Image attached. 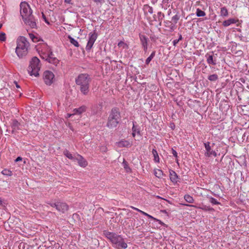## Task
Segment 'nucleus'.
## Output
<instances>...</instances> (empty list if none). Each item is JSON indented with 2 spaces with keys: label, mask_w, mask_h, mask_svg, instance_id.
I'll list each match as a JSON object with an SVG mask.
<instances>
[{
  "label": "nucleus",
  "mask_w": 249,
  "mask_h": 249,
  "mask_svg": "<svg viewBox=\"0 0 249 249\" xmlns=\"http://www.w3.org/2000/svg\"><path fill=\"white\" fill-rule=\"evenodd\" d=\"M152 153L153 156H158L157 151L155 149H153Z\"/></svg>",
  "instance_id": "38"
},
{
  "label": "nucleus",
  "mask_w": 249,
  "mask_h": 249,
  "mask_svg": "<svg viewBox=\"0 0 249 249\" xmlns=\"http://www.w3.org/2000/svg\"><path fill=\"white\" fill-rule=\"evenodd\" d=\"M172 151H173V155L174 156H177V154H178L177 152L176 151L174 150H172Z\"/></svg>",
  "instance_id": "43"
},
{
  "label": "nucleus",
  "mask_w": 249,
  "mask_h": 249,
  "mask_svg": "<svg viewBox=\"0 0 249 249\" xmlns=\"http://www.w3.org/2000/svg\"><path fill=\"white\" fill-rule=\"evenodd\" d=\"M179 39H181V36H180V37H179Z\"/></svg>",
  "instance_id": "51"
},
{
  "label": "nucleus",
  "mask_w": 249,
  "mask_h": 249,
  "mask_svg": "<svg viewBox=\"0 0 249 249\" xmlns=\"http://www.w3.org/2000/svg\"><path fill=\"white\" fill-rule=\"evenodd\" d=\"M154 161L156 162H160V157H154Z\"/></svg>",
  "instance_id": "36"
},
{
  "label": "nucleus",
  "mask_w": 249,
  "mask_h": 249,
  "mask_svg": "<svg viewBox=\"0 0 249 249\" xmlns=\"http://www.w3.org/2000/svg\"><path fill=\"white\" fill-rule=\"evenodd\" d=\"M20 124L16 120H13L11 123V126L13 129V131H17L19 129Z\"/></svg>",
  "instance_id": "16"
},
{
  "label": "nucleus",
  "mask_w": 249,
  "mask_h": 249,
  "mask_svg": "<svg viewBox=\"0 0 249 249\" xmlns=\"http://www.w3.org/2000/svg\"><path fill=\"white\" fill-rule=\"evenodd\" d=\"M17 46L16 53L19 58H22L27 55L29 46L26 39L23 36L19 37L17 41Z\"/></svg>",
  "instance_id": "4"
},
{
  "label": "nucleus",
  "mask_w": 249,
  "mask_h": 249,
  "mask_svg": "<svg viewBox=\"0 0 249 249\" xmlns=\"http://www.w3.org/2000/svg\"><path fill=\"white\" fill-rule=\"evenodd\" d=\"M104 234L106 237L112 243L115 248L118 249H125L127 248V245L122 236L107 231H105Z\"/></svg>",
  "instance_id": "2"
},
{
  "label": "nucleus",
  "mask_w": 249,
  "mask_h": 249,
  "mask_svg": "<svg viewBox=\"0 0 249 249\" xmlns=\"http://www.w3.org/2000/svg\"><path fill=\"white\" fill-rule=\"evenodd\" d=\"M140 213H142V214H143V215H144L145 216H147L148 217H149L150 218H153V217L151 215L148 214V213H145L143 211H142V210H141V211H140Z\"/></svg>",
  "instance_id": "34"
},
{
  "label": "nucleus",
  "mask_w": 249,
  "mask_h": 249,
  "mask_svg": "<svg viewBox=\"0 0 249 249\" xmlns=\"http://www.w3.org/2000/svg\"><path fill=\"white\" fill-rule=\"evenodd\" d=\"M207 57V62L209 64H212L215 65L216 64L215 60L213 59V55H209L207 54L206 55Z\"/></svg>",
  "instance_id": "19"
},
{
  "label": "nucleus",
  "mask_w": 249,
  "mask_h": 249,
  "mask_svg": "<svg viewBox=\"0 0 249 249\" xmlns=\"http://www.w3.org/2000/svg\"><path fill=\"white\" fill-rule=\"evenodd\" d=\"M196 15L198 17H204L206 15V13L201 9L197 8L196 11Z\"/></svg>",
  "instance_id": "26"
},
{
  "label": "nucleus",
  "mask_w": 249,
  "mask_h": 249,
  "mask_svg": "<svg viewBox=\"0 0 249 249\" xmlns=\"http://www.w3.org/2000/svg\"><path fill=\"white\" fill-rule=\"evenodd\" d=\"M2 24H0V29H1V28L2 27Z\"/></svg>",
  "instance_id": "50"
},
{
  "label": "nucleus",
  "mask_w": 249,
  "mask_h": 249,
  "mask_svg": "<svg viewBox=\"0 0 249 249\" xmlns=\"http://www.w3.org/2000/svg\"><path fill=\"white\" fill-rule=\"evenodd\" d=\"M178 20V16L177 15L174 16L173 18H172V20H174L176 22Z\"/></svg>",
  "instance_id": "37"
},
{
  "label": "nucleus",
  "mask_w": 249,
  "mask_h": 249,
  "mask_svg": "<svg viewBox=\"0 0 249 249\" xmlns=\"http://www.w3.org/2000/svg\"><path fill=\"white\" fill-rule=\"evenodd\" d=\"M96 3H101L104 1V0H93Z\"/></svg>",
  "instance_id": "35"
},
{
  "label": "nucleus",
  "mask_w": 249,
  "mask_h": 249,
  "mask_svg": "<svg viewBox=\"0 0 249 249\" xmlns=\"http://www.w3.org/2000/svg\"><path fill=\"white\" fill-rule=\"evenodd\" d=\"M1 173L4 175L7 176H12V172L8 169H4L2 171Z\"/></svg>",
  "instance_id": "31"
},
{
  "label": "nucleus",
  "mask_w": 249,
  "mask_h": 249,
  "mask_svg": "<svg viewBox=\"0 0 249 249\" xmlns=\"http://www.w3.org/2000/svg\"><path fill=\"white\" fill-rule=\"evenodd\" d=\"M246 150L247 155L249 156V145L247 146Z\"/></svg>",
  "instance_id": "40"
},
{
  "label": "nucleus",
  "mask_w": 249,
  "mask_h": 249,
  "mask_svg": "<svg viewBox=\"0 0 249 249\" xmlns=\"http://www.w3.org/2000/svg\"><path fill=\"white\" fill-rule=\"evenodd\" d=\"M6 39V35L3 32L0 33V40L4 41Z\"/></svg>",
  "instance_id": "33"
},
{
  "label": "nucleus",
  "mask_w": 249,
  "mask_h": 249,
  "mask_svg": "<svg viewBox=\"0 0 249 249\" xmlns=\"http://www.w3.org/2000/svg\"><path fill=\"white\" fill-rule=\"evenodd\" d=\"M149 12H150V13H151L152 12V9H151V8H150V9L149 10Z\"/></svg>",
  "instance_id": "48"
},
{
  "label": "nucleus",
  "mask_w": 249,
  "mask_h": 249,
  "mask_svg": "<svg viewBox=\"0 0 249 249\" xmlns=\"http://www.w3.org/2000/svg\"><path fill=\"white\" fill-rule=\"evenodd\" d=\"M40 56L42 59L55 66L59 64V60L54 56L51 48L48 45H44L43 48L40 51Z\"/></svg>",
  "instance_id": "3"
},
{
  "label": "nucleus",
  "mask_w": 249,
  "mask_h": 249,
  "mask_svg": "<svg viewBox=\"0 0 249 249\" xmlns=\"http://www.w3.org/2000/svg\"><path fill=\"white\" fill-rule=\"evenodd\" d=\"M131 208H132L133 209H134V210H136V211H138V212H140V211H141V210H140V209H138V208H135V207H131Z\"/></svg>",
  "instance_id": "41"
},
{
  "label": "nucleus",
  "mask_w": 249,
  "mask_h": 249,
  "mask_svg": "<svg viewBox=\"0 0 249 249\" xmlns=\"http://www.w3.org/2000/svg\"><path fill=\"white\" fill-rule=\"evenodd\" d=\"M86 111V107L85 106H82L78 108H75L72 110V114H81L83 112Z\"/></svg>",
  "instance_id": "15"
},
{
  "label": "nucleus",
  "mask_w": 249,
  "mask_h": 249,
  "mask_svg": "<svg viewBox=\"0 0 249 249\" xmlns=\"http://www.w3.org/2000/svg\"><path fill=\"white\" fill-rule=\"evenodd\" d=\"M184 198L187 202L189 203H193L194 201L193 197L189 195H185L184 196Z\"/></svg>",
  "instance_id": "23"
},
{
  "label": "nucleus",
  "mask_w": 249,
  "mask_h": 249,
  "mask_svg": "<svg viewBox=\"0 0 249 249\" xmlns=\"http://www.w3.org/2000/svg\"><path fill=\"white\" fill-rule=\"evenodd\" d=\"M40 66L39 59L36 57H33L30 62V65L28 69V73L31 76H38Z\"/></svg>",
  "instance_id": "7"
},
{
  "label": "nucleus",
  "mask_w": 249,
  "mask_h": 249,
  "mask_svg": "<svg viewBox=\"0 0 249 249\" xmlns=\"http://www.w3.org/2000/svg\"><path fill=\"white\" fill-rule=\"evenodd\" d=\"M121 115L119 109L117 107L113 108L108 118L107 126L113 128L117 126L120 120Z\"/></svg>",
  "instance_id": "5"
},
{
  "label": "nucleus",
  "mask_w": 249,
  "mask_h": 249,
  "mask_svg": "<svg viewBox=\"0 0 249 249\" xmlns=\"http://www.w3.org/2000/svg\"><path fill=\"white\" fill-rule=\"evenodd\" d=\"M132 145V142L123 140L117 142V146L119 147H129Z\"/></svg>",
  "instance_id": "12"
},
{
  "label": "nucleus",
  "mask_w": 249,
  "mask_h": 249,
  "mask_svg": "<svg viewBox=\"0 0 249 249\" xmlns=\"http://www.w3.org/2000/svg\"><path fill=\"white\" fill-rule=\"evenodd\" d=\"M29 36L30 38L32 39V40L34 42H37L39 41L38 38L36 37L34 34H29Z\"/></svg>",
  "instance_id": "32"
},
{
  "label": "nucleus",
  "mask_w": 249,
  "mask_h": 249,
  "mask_svg": "<svg viewBox=\"0 0 249 249\" xmlns=\"http://www.w3.org/2000/svg\"><path fill=\"white\" fill-rule=\"evenodd\" d=\"M69 38L70 39V42L72 44H73L74 46L77 47H78L79 46V43L77 40H76L73 38H72L71 36H69Z\"/></svg>",
  "instance_id": "28"
},
{
  "label": "nucleus",
  "mask_w": 249,
  "mask_h": 249,
  "mask_svg": "<svg viewBox=\"0 0 249 249\" xmlns=\"http://www.w3.org/2000/svg\"><path fill=\"white\" fill-rule=\"evenodd\" d=\"M238 20L234 18H230L228 20H225L223 22V25L225 27H227L231 24L236 23Z\"/></svg>",
  "instance_id": "17"
},
{
  "label": "nucleus",
  "mask_w": 249,
  "mask_h": 249,
  "mask_svg": "<svg viewBox=\"0 0 249 249\" xmlns=\"http://www.w3.org/2000/svg\"><path fill=\"white\" fill-rule=\"evenodd\" d=\"M183 205H185V206H189V207H195V208H198L199 209H200L201 210H204V211H213V209L210 207H209V206H203L202 207H197L196 206H195V205H189V204H183Z\"/></svg>",
  "instance_id": "18"
},
{
  "label": "nucleus",
  "mask_w": 249,
  "mask_h": 249,
  "mask_svg": "<svg viewBox=\"0 0 249 249\" xmlns=\"http://www.w3.org/2000/svg\"><path fill=\"white\" fill-rule=\"evenodd\" d=\"M43 18L45 19V21L46 23H47L48 24H49V22L46 20L45 18V16L43 14Z\"/></svg>",
  "instance_id": "46"
},
{
  "label": "nucleus",
  "mask_w": 249,
  "mask_h": 249,
  "mask_svg": "<svg viewBox=\"0 0 249 249\" xmlns=\"http://www.w3.org/2000/svg\"><path fill=\"white\" fill-rule=\"evenodd\" d=\"M140 39L144 50L146 51L147 49V37L144 35H140Z\"/></svg>",
  "instance_id": "13"
},
{
  "label": "nucleus",
  "mask_w": 249,
  "mask_h": 249,
  "mask_svg": "<svg viewBox=\"0 0 249 249\" xmlns=\"http://www.w3.org/2000/svg\"><path fill=\"white\" fill-rule=\"evenodd\" d=\"M170 178L173 182L177 183L178 181L177 174L173 170L170 171Z\"/></svg>",
  "instance_id": "14"
},
{
  "label": "nucleus",
  "mask_w": 249,
  "mask_h": 249,
  "mask_svg": "<svg viewBox=\"0 0 249 249\" xmlns=\"http://www.w3.org/2000/svg\"><path fill=\"white\" fill-rule=\"evenodd\" d=\"M15 83H16L17 88H19V85L18 84V83L16 82H15Z\"/></svg>",
  "instance_id": "47"
},
{
  "label": "nucleus",
  "mask_w": 249,
  "mask_h": 249,
  "mask_svg": "<svg viewBox=\"0 0 249 249\" xmlns=\"http://www.w3.org/2000/svg\"><path fill=\"white\" fill-rule=\"evenodd\" d=\"M20 15L24 23L32 28L36 27V19L32 15V10L29 5L26 2H22L20 4Z\"/></svg>",
  "instance_id": "1"
},
{
  "label": "nucleus",
  "mask_w": 249,
  "mask_h": 249,
  "mask_svg": "<svg viewBox=\"0 0 249 249\" xmlns=\"http://www.w3.org/2000/svg\"><path fill=\"white\" fill-rule=\"evenodd\" d=\"M208 79L211 81H215L218 79V75L216 74L210 75L208 77Z\"/></svg>",
  "instance_id": "29"
},
{
  "label": "nucleus",
  "mask_w": 249,
  "mask_h": 249,
  "mask_svg": "<svg viewBox=\"0 0 249 249\" xmlns=\"http://www.w3.org/2000/svg\"><path fill=\"white\" fill-rule=\"evenodd\" d=\"M69 159L77 161L78 165L82 167H85L88 165L87 161L83 157H68Z\"/></svg>",
  "instance_id": "11"
},
{
  "label": "nucleus",
  "mask_w": 249,
  "mask_h": 249,
  "mask_svg": "<svg viewBox=\"0 0 249 249\" xmlns=\"http://www.w3.org/2000/svg\"><path fill=\"white\" fill-rule=\"evenodd\" d=\"M54 75L51 71H46L43 73V80L46 84L51 85L54 80Z\"/></svg>",
  "instance_id": "9"
},
{
  "label": "nucleus",
  "mask_w": 249,
  "mask_h": 249,
  "mask_svg": "<svg viewBox=\"0 0 249 249\" xmlns=\"http://www.w3.org/2000/svg\"><path fill=\"white\" fill-rule=\"evenodd\" d=\"M154 174L155 176L156 177L158 178H161L164 176V174H163L162 171L160 169H156L154 170Z\"/></svg>",
  "instance_id": "20"
},
{
  "label": "nucleus",
  "mask_w": 249,
  "mask_h": 249,
  "mask_svg": "<svg viewBox=\"0 0 249 249\" xmlns=\"http://www.w3.org/2000/svg\"><path fill=\"white\" fill-rule=\"evenodd\" d=\"M178 41V40H174L173 41V43H174V45H175L176 43H177Z\"/></svg>",
  "instance_id": "44"
},
{
  "label": "nucleus",
  "mask_w": 249,
  "mask_h": 249,
  "mask_svg": "<svg viewBox=\"0 0 249 249\" xmlns=\"http://www.w3.org/2000/svg\"><path fill=\"white\" fill-rule=\"evenodd\" d=\"M22 160V158L21 157H18V158L15 160V162H18L19 161Z\"/></svg>",
  "instance_id": "39"
},
{
  "label": "nucleus",
  "mask_w": 249,
  "mask_h": 249,
  "mask_svg": "<svg viewBox=\"0 0 249 249\" xmlns=\"http://www.w3.org/2000/svg\"><path fill=\"white\" fill-rule=\"evenodd\" d=\"M204 145L205 149L206 150L207 153L208 154H212L211 153V148L210 145V142H208L207 143H204Z\"/></svg>",
  "instance_id": "30"
},
{
  "label": "nucleus",
  "mask_w": 249,
  "mask_h": 249,
  "mask_svg": "<svg viewBox=\"0 0 249 249\" xmlns=\"http://www.w3.org/2000/svg\"><path fill=\"white\" fill-rule=\"evenodd\" d=\"M118 46L122 49H127L128 48V45L123 41H121L118 43Z\"/></svg>",
  "instance_id": "22"
},
{
  "label": "nucleus",
  "mask_w": 249,
  "mask_h": 249,
  "mask_svg": "<svg viewBox=\"0 0 249 249\" xmlns=\"http://www.w3.org/2000/svg\"><path fill=\"white\" fill-rule=\"evenodd\" d=\"M220 15L222 17H227L228 15V12L227 9L225 7H222L220 9Z\"/></svg>",
  "instance_id": "24"
},
{
  "label": "nucleus",
  "mask_w": 249,
  "mask_h": 249,
  "mask_svg": "<svg viewBox=\"0 0 249 249\" xmlns=\"http://www.w3.org/2000/svg\"><path fill=\"white\" fill-rule=\"evenodd\" d=\"M89 81L90 78L87 74H81L76 79V84L80 86V90L84 94L89 91Z\"/></svg>",
  "instance_id": "6"
},
{
  "label": "nucleus",
  "mask_w": 249,
  "mask_h": 249,
  "mask_svg": "<svg viewBox=\"0 0 249 249\" xmlns=\"http://www.w3.org/2000/svg\"><path fill=\"white\" fill-rule=\"evenodd\" d=\"M89 39L86 47V49L87 51H89L92 48L97 37V35L95 32L90 33L89 34Z\"/></svg>",
  "instance_id": "10"
},
{
  "label": "nucleus",
  "mask_w": 249,
  "mask_h": 249,
  "mask_svg": "<svg viewBox=\"0 0 249 249\" xmlns=\"http://www.w3.org/2000/svg\"><path fill=\"white\" fill-rule=\"evenodd\" d=\"M207 198L209 199V202L213 205H219L220 204L216 199L212 196H207Z\"/></svg>",
  "instance_id": "21"
},
{
  "label": "nucleus",
  "mask_w": 249,
  "mask_h": 249,
  "mask_svg": "<svg viewBox=\"0 0 249 249\" xmlns=\"http://www.w3.org/2000/svg\"><path fill=\"white\" fill-rule=\"evenodd\" d=\"M122 165L127 172H129L131 171V169L128 166L127 162L124 159H123Z\"/></svg>",
  "instance_id": "25"
},
{
  "label": "nucleus",
  "mask_w": 249,
  "mask_h": 249,
  "mask_svg": "<svg viewBox=\"0 0 249 249\" xmlns=\"http://www.w3.org/2000/svg\"><path fill=\"white\" fill-rule=\"evenodd\" d=\"M71 0H65V2L67 3H70Z\"/></svg>",
  "instance_id": "45"
},
{
  "label": "nucleus",
  "mask_w": 249,
  "mask_h": 249,
  "mask_svg": "<svg viewBox=\"0 0 249 249\" xmlns=\"http://www.w3.org/2000/svg\"><path fill=\"white\" fill-rule=\"evenodd\" d=\"M50 204L52 207L55 208L58 211L62 213H64L68 210V205L64 202H57L56 203H51Z\"/></svg>",
  "instance_id": "8"
},
{
  "label": "nucleus",
  "mask_w": 249,
  "mask_h": 249,
  "mask_svg": "<svg viewBox=\"0 0 249 249\" xmlns=\"http://www.w3.org/2000/svg\"><path fill=\"white\" fill-rule=\"evenodd\" d=\"M73 115H74V114H72V113H68L67 115V118H70V117H71V116H72Z\"/></svg>",
  "instance_id": "42"
},
{
  "label": "nucleus",
  "mask_w": 249,
  "mask_h": 249,
  "mask_svg": "<svg viewBox=\"0 0 249 249\" xmlns=\"http://www.w3.org/2000/svg\"><path fill=\"white\" fill-rule=\"evenodd\" d=\"M155 55V52H153L146 59L145 63L148 64Z\"/></svg>",
  "instance_id": "27"
},
{
  "label": "nucleus",
  "mask_w": 249,
  "mask_h": 249,
  "mask_svg": "<svg viewBox=\"0 0 249 249\" xmlns=\"http://www.w3.org/2000/svg\"><path fill=\"white\" fill-rule=\"evenodd\" d=\"M132 135H133V136L134 137H135V133L134 132L132 133Z\"/></svg>",
  "instance_id": "49"
}]
</instances>
